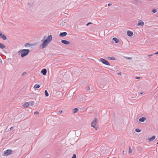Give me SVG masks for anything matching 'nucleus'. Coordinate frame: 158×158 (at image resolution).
Segmentation results:
<instances>
[{"label": "nucleus", "instance_id": "obj_44", "mask_svg": "<svg viewBox=\"0 0 158 158\" xmlns=\"http://www.w3.org/2000/svg\"><path fill=\"white\" fill-rule=\"evenodd\" d=\"M153 55H154V54H153ZM153 55V54H152V55H148V56H152Z\"/></svg>", "mask_w": 158, "mask_h": 158}, {"label": "nucleus", "instance_id": "obj_14", "mask_svg": "<svg viewBox=\"0 0 158 158\" xmlns=\"http://www.w3.org/2000/svg\"><path fill=\"white\" fill-rule=\"evenodd\" d=\"M29 105L30 104L28 102H26L23 105V106L25 108H27Z\"/></svg>", "mask_w": 158, "mask_h": 158}, {"label": "nucleus", "instance_id": "obj_7", "mask_svg": "<svg viewBox=\"0 0 158 158\" xmlns=\"http://www.w3.org/2000/svg\"><path fill=\"white\" fill-rule=\"evenodd\" d=\"M61 42L63 44L65 45H68L70 44L69 41L65 40H62L61 41Z\"/></svg>", "mask_w": 158, "mask_h": 158}, {"label": "nucleus", "instance_id": "obj_25", "mask_svg": "<svg viewBox=\"0 0 158 158\" xmlns=\"http://www.w3.org/2000/svg\"><path fill=\"white\" fill-rule=\"evenodd\" d=\"M135 131L136 132H139L141 131V130L138 128H136L135 129Z\"/></svg>", "mask_w": 158, "mask_h": 158}, {"label": "nucleus", "instance_id": "obj_9", "mask_svg": "<svg viewBox=\"0 0 158 158\" xmlns=\"http://www.w3.org/2000/svg\"><path fill=\"white\" fill-rule=\"evenodd\" d=\"M127 34L128 36L131 37L133 35V32L131 31L128 30L127 32Z\"/></svg>", "mask_w": 158, "mask_h": 158}, {"label": "nucleus", "instance_id": "obj_13", "mask_svg": "<svg viewBox=\"0 0 158 158\" xmlns=\"http://www.w3.org/2000/svg\"><path fill=\"white\" fill-rule=\"evenodd\" d=\"M156 138V136L153 135L152 137H150L148 139V140L149 141H152L153 140Z\"/></svg>", "mask_w": 158, "mask_h": 158}, {"label": "nucleus", "instance_id": "obj_28", "mask_svg": "<svg viewBox=\"0 0 158 158\" xmlns=\"http://www.w3.org/2000/svg\"><path fill=\"white\" fill-rule=\"evenodd\" d=\"M127 60H131L132 59L131 57H124Z\"/></svg>", "mask_w": 158, "mask_h": 158}, {"label": "nucleus", "instance_id": "obj_38", "mask_svg": "<svg viewBox=\"0 0 158 158\" xmlns=\"http://www.w3.org/2000/svg\"><path fill=\"white\" fill-rule=\"evenodd\" d=\"M89 89H90V87H89V86H88V87L87 88V90H89Z\"/></svg>", "mask_w": 158, "mask_h": 158}, {"label": "nucleus", "instance_id": "obj_4", "mask_svg": "<svg viewBox=\"0 0 158 158\" xmlns=\"http://www.w3.org/2000/svg\"><path fill=\"white\" fill-rule=\"evenodd\" d=\"M43 43L41 44L40 46V47H42V48L43 49L45 48L49 44L48 42L46 41L45 40L44 41H43Z\"/></svg>", "mask_w": 158, "mask_h": 158}, {"label": "nucleus", "instance_id": "obj_41", "mask_svg": "<svg viewBox=\"0 0 158 158\" xmlns=\"http://www.w3.org/2000/svg\"><path fill=\"white\" fill-rule=\"evenodd\" d=\"M154 55H156V54H158V52H156V53H155L154 54Z\"/></svg>", "mask_w": 158, "mask_h": 158}, {"label": "nucleus", "instance_id": "obj_16", "mask_svg": "<svg viewBox=\"0 0 158 158\" xmlns=\"http://www.w3.org/2000/svg\"><path fill=\"white\" fill-rule=\"evenodd\" d=\"M107 58L111 60H116V58L112 56V57H110V56H107Z\"/></svg>", "mask_w": 158, "mask_h": 158}, {"label": "nucleus", "instance_id": "obj_29", "mask_svg": "<svg viewBox=\"0 0 158 158\" xmlns=\"http://www.w3.org/2000/svg\"><path fill=\"white\" fill-rule=\"evenodd\" d=\"M46 37V36L45 35L44 37V38H43V39L41 40V41H44L45 40V39Z\"/></svg>", "mask_w": 158, "mask_h": 158}, {"label": "nucleus", "instance_id": "obj_47", "mask_svg": "<svg viewBox=\"0 0 158 158\" xmlns=\"http://www.w3.org/2000/svg\"><path fill=\"white\" fill-rule=\"evenodd\" d=\"M124 151H123V154H124Z\"/></svg>", "mask_w": 158, "mask_h": 158}, {"label": "nucleus", "instance_id": "obj_2", "mask_svg": "<svg viewBox=\"0 0 158 158\" xmlns=\"http://www.w3.org/2000/svg\"><path fill=\"white\" fill-rule=\"evenodd\" d=\"M100 61H101L104 64L108 66L110 65V64L109 62L104 59L102 58H101L100 60Z\"/></svg>", "mask_w": 158, "mask_h": 158}, {"label": "nucleus", "instance_id": "obj_18", "mask_svg": "<svg viewBox=\"0 0 158 158\" xmlns=\"http://www.w3.org/2000/svg\"><path fill=\"white\" fill-rule=\"evenodd\" d=\"M1 38H2V39H3L4 40H6L7 39V37L6 36V35L2 34V36L1 37Z\"/></svg>", "mask_w": 158, "mask_h": 158}, {"label": "nucleus", "instance_id": "obj_17", "mask_svg": "<svg viewBox=\"0 0 158 158\" xmlns=\"http://www.w3.org/2000/svg\"><path fill=\"white\" fill-rule=\"evenodd\" d=\"M6 47V46L4 45L3 44L0 43V48L2 49Z\"/></svg>", "mask_w": 158, "mask_h": 158}, {"label": "nucleus", "instance_id": "obj_20", "mask_svg": "<svg viewBox=\"0 0 158 158\" xmlns=\"http://www.w3.org/2000/svg\"><path fill=\"white\" fill-rule=\"evenodd\" d=\"M40 87V86L39 84H35V85L34 88L35 89H38Z\"/></svg>", "mask_w": 158, "mask_h": 158}, {"label": "nucleus", "instance_id": "obj_32", "mask_svg": "<svg viewBox=\"0 0 158 158\" xmlns=\"http://www.w3.org/2000/svg\"><path fill=\"white\" fill-rule=\"evenodd\" d=\"M28 4L30 7H32L33 6L32 4H30L29 3H28Z\"/></svg>", "mask_w": 158, "mask_h": 158}, {"label": "nucleus", "instance_id": "obj_1", "mask_svg": "<svg viewBox=\"0 0 158 158\" xmlns=\"http://www.w3.org/2000/svg\"><path fill=\"white\" fill-rule=\"evenodd\" d=\"M30 51L28 49H23L19 51L18 52L19 54H21V56L23 58L27 56L29 53Z\"/></svg>", "mask_w": 158, "mask_h": 158}, {"label": "nucleus", "instance_id": "obj_24", "mask_svg": "<svg viewBox=\"0 0 158 158\" xmlns=\"http://www.w3.org/2000/svg\"><path fill=\"white\" fill-rule=\"evenodd\" d=\"M31 44H30L28 43H27L25 44V47H30V46H31Z\"/></svg>", "mask_w": 158, "mask_h": 158}, {"label": "nucleus", "instance_id": "obj_19", "mask_svg": "<svg viewBox=\"0 0 158 158\" xmlns=\"http://www.w3.org/2000/svg\"><path fill=\"white\" fill-rule=\"evenodd\" d=\"M73 113L75 114L77 113L78 111V109L77 108H75L73 110Z\"/></svg>", "mask_w": 158, "mask_h": 158}, {"label": "nucleus", "instance_id": "obj_23", "mask_svg": "<svg viewBox=\"0 0 158 158\" xmlns=\"http://www.w3.org/2000/svg\"><path fill=\"white\" fill-rule=\"evenodd\" d=\"M45 96L46 97H48L49 96V94L48 93L47 90H46L44 91Z\"/></svg>", "mask_w": 158, "mask_h": 158}, {"label": "nucleus", "instance_id": "obj_42", "mask_svg": "<svg viewBox=\"0 0 158 158\" xmlns=\"http://www.w3.org/2000/svg\"><path fill=\"white\" fill-rule=\"evenodd\" d=\"M134 1L136 3H137L138 2V0H134Z\"/></svg>", "mask_w": 158, "mask_h": 158}, {"label": "nucleus", "instance_id": "obj_36", "mask_svg": "<svg viewBox=\"0 0 158 158\" xmlns=\"http://www.w3.org/2000/svg\"><path fill=\"white\" fill-rule=\"evenodd\" d=\"M62 112V111L61 110H59V113H60V114H61Z\"/></svg>", "mask_w": 158, "mask_h": 158}, {"label": "nucleus", "instance_id": "obj_33", "mask_svg": "<svg viewBox=\"0 0 158 158\" xmlns=\"http://www.w3.org/2000/svg\"><path fill=\"white\" fill-rule=\"evenodd\" d=\"M92 24V23H91V22H89L86 24V25L87 26H88L89 24Z\"/></svg>", "mask_w": 158, "mask_h": 158}, {"label": "nucleus", "instance_id": "obj_46", "mask_svg": "<svg viewBox=\"0 0 158 158\" xmlns=\"http://www.w3.org/2000/svg\"><path fill=\"white\" fill-rule=\"evenodd\" d=\"M140 93V94H143V93Z\"/></svg>", "mask_w": 158, "mask_h": 158}, {"label": "nucleus", "instance_id": "obj_21", "mask_svg": "<svg viewBox=\"0 0 158 158\" xmlns=\"http://www.w3.org/2000/svg\"><path fill=\"white\" fill-rule=\"evenodd\" d=\"M92 122L96 124L98 122V118H95Z\"/></svg>", "mask_w": 158, "mask_h": 158}, {"label": "nucleus", "instance_id": "obj_3", "mask_svg": "<svg viewBox=\"0 0 158 158\" xmlns=\"http://www.w3.org/2000/svg\"><path fill=\"white\" fill-rule=\"evenodd\" d=\"M13 151L11 149H7L4 152V155L6 156L12 154Z\"/></svg>", "mask_w": 158, "mask_h": 158}, {"label": "nucleus", "instance_id": "obj_11", "mask_svg": "<svg viewBox=\"0 0 158 158\" xmlns=\"http://www.w3.org/2000/svg\"><path fill=\"white\" fill-rule=\"evenodd\" d=\"M144 24V22L141 21V20H140L139 22L137 23V26H143Z\"/></svg>", "mask_w": 158, "mask_h": 158}, {"label": "nucleus", "instance_id": "obj_37", "mask_svg": "<svg viewBox=\"0 0 158 158\" xmlns=\"http://www.w3.org/2000/svg\"><path fill=\"white\" fill-rule=\"evenodd\" d=\"M140 77H135V79H140Z\"/></svg>", "mask_w": 158, "mask_h": 158}, {"label": "nucleus", "instance_id": "obj_8", "mask_svg": "<svg viewBox=\"0 0 158 158\" xmlns=\"http://www.w3.org/2000/svg\"><path fill=\"white\" fill-rule=\"evenodd\" d=\"M67 33L65 32H64L60 33L59 34V36L60 37H64L66 36L67 35Z\"/></svg>", "mask_w": 158, "mask_h": 158}, {"label": "nucleus", "instance_id": "obj_30", "mask_svg": "<svg viewBox=\"0 0 158 158\" xmlns=\"http://www.w3.org/2000/svg\"><path fill=\"white\" fill-rule=\"evenodd\" d=\"M76 158V155L75 154H73V156L71 158Z\"/></svg>", "mask_w": 158, "mask_h": 158}, {"label": "nucleus", "instance_id": "obj_27", "mask_svg": "<svg viewBox=\"0 0 158 158\" xmlns=\"http://www.w3.org/2000/svg\"><path fill=\"white\" fill-rule=\"evenodd\" d=\"M152 11L153 13H155L157 12V10L156 9H154L152 10Z\"/></svg>", "mask_w": 158, "mask_h": 158}, {"label": "nucleus", "instance_id": "obj_35", "mask_svg": "<svg viewBox=\"0 0 158 158\" xmlns=\"http://www.w3.org/2000/svg\"><path fill=\"white\" fill-rule=\"evenodd\" d=\"M2 33L0 31V38H1V37L2 36Z\"/></svg>", "mask_w": 158, "mask_h": 158}, {"label": "nucleus", "instance_id": "obj_6", "mask_svg": "<svg viewBox=\"0 0 158 158\" xmlns=\"http://www.w3.org/2000/svg\"><path fill=\"white\" fill-rule=\"evenodd\" d=\"M91 126L92 127L94 128L96 130H97L98 128V127L97 126H96V124L94 123L93 122H92L91 123Z\"/></svg>", "mask_w": 158, "mask_h": 158}, {"label": "nucleus", "instance_id": "obj_22", "mask_svg": "<svg viewBox=\"0 0 158 158\" xmlns=\"http://www.w3.org/2000/svg\"><path fill=\"white\" fill-rule=\"evenodd\" d=\"M133 148H131L130 147H129V153H132L133 152Z\"/></svg>", "mask_w": 158, "mask_h": 158}, {"label": "nucleus", "instance_id": "obj_39", "mask_svg": "<svg viewBox=\"0 0 158 158\" xmlns=\"http://www.w3.org/2000/svg\"><path fill=\"white\" fill-rule=\"evenodd\" d=\"M111 5H112V4H111V3H108V6H110Z\"/></svg>", "mask_w": 158, "mask_h": 158}, {"label": "nucleus", "instance_id": "obj_10", "mask_svg": "<svg viewBox=\"0 0 158 158\" xmlns=\"http://www.w3.org/2000/svg\"><path fill=\"white\" fill-rule=\"evenodd\" d=\"M47 73V70L46 69H42L41 73L44 75H45Z\"/></svg>", "mask_w": 158, "mask_h": 158}, {"label": "nucleus", "instance_id": "obj_5", "mask_svg": "<svg viewBox=\"0 0 158 158\" xmlns=\"http://www.w3.org/2000/svg\"><path fill=\"white\" fill-rule=\"evenodd\" d=\"M52 35H49L45 40L49 43L52 41Z\"/></svg>", "mask_w": 158, "mask_h": 158}, {"label": "nucleus", "instance_id": "obj_12", "mask_svg": "<svg viewBox=\"0 0 158 158\" xmlns=\"http://www.w3.org/2000/svg\"><path fill=\"white\" fill-rule=\"evenodd\" d=\"M146 117H143L140 118L139 119V121L140 122H143L146 120Z\"/></svg>", "mask_w": 158, "mask_h": 158}, {"label": "nucleus", "instance_id": "obj_31", "mask_svg": "<svg viewBox=\"0 0 158 158\" xmlns=\"http://www.w3.org/2000/svg\"><path fill=\"white\" fill-rule=\"evenodd\" d=\"M39 114V112L37 111H35L34 113V114Z\"/></svg>", "mask_w": 158, "mask_h": 158}, {"label": "nucleus", "instance_id": "obj_45", "mask_svg": "<svg viewBox=\"0 0 158 158\" xmlns=\"http://www.w3.org/2000/svg\"><path fill=\"white\" fill-rule=\"evenodd\" d=\"M156 96L157 98H158V94L156 95Z\"/></svg>", "mask_w": 158, "mask_h": 158}, {"label": "nucleus", "instance_id": "obj_15", "mask_svg": "<svg viewBox=\"0 0 158 158\" xmlns=\"http://www.w3.org/2000/svg\"><path fill=\"white\" fill-rule=\"evenodd\" d=\"M113 40H114L116 43H118L119 42V40L116 37H114L113 38Z\"/></svg>", "mask_w": 158, "mask_h": 158}, {"label": "nucleus", "instance_id": "obj_26", "mask_svg": "<svg viewBox=\"0 0 158 158\" xmlns=\"http://www.w3.org/2000/svg\"><path fill=\"white\" fill-rule=\"evenodd\" d=\"M35 103V102L34 101H31V102L30 105H31V106H33Z\"/></svg>", "mask_w": 158, "mask_h": 158}, {"label": "nucleus", "instance_id": "obj_34", "mask_svg": "<svg viewBox=\"0 0 158 158\" xmlns=\"http://www.w3.org/2000/svg\"><path fill=\"white\" fill-rule=\"evenodd\" d=\"M117 74L121 76L122 75V73L121 72L118 73Z\"/></svg>", "mask_w": 158, "mask_h": 158}, {"label": "nucleus", "instance_id": "obj_43", "mask_svg": "<svg viewBox=\"0 0 158 158\" xmlns=\"http://www.w3.org/2000/svg\"><path fill=\"white\" fill-rule=\"evenodd\" d=\"M26 72H24V73H22V76H23V75H24V74H26Z\"/></svg>", "mask_w": 158, "mask_h": 158}, {"label": "nucleus", "instance_id": "obj_40", "mask_svg": "<svg viewBox=\"0 0 158 158\" xmlns=\"http://www.w3.org/2000/svg\"><path fill=\"white\" fill-rule=\"evenodd\" d=\"M13 128H14V127H11L10 128V130H12Z\"/></svg>", "mask_w": 158, "mask_h": 158}]
</instances>
